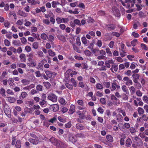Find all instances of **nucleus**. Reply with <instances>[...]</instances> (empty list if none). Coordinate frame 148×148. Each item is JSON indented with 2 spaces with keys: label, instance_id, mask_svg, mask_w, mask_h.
Returning a JSON list of instances; mask_svg holds the SVG:
<instances>
[{
  "label": "nucleus",
  "instance_id": "f257e3e1",
  "mask_svg": "<svg viewBox=\"0 0 148 148\" xmlns=\"http://www.w3.org/2000/svg\"><path fill=\"white\" fill-rule=\"evenodd\" d=\"M49 141L57 147L64 148L65 146V144L64 143L53 136L51 137Z\"/></svg>",
  "mask_w": 148,
  "mask_h": 148
},
{
  "label": "nucleus",
  "instance_id": "f03ea898",
  "mask_svg": "<svg viewBox=\"0 0 148 148\" xmlns=\"http://www.w3.org/2000/svg\"><path fill=\"white\" fill-rule=\"evenodd\" d=\"M132 138L133 142L135 143L137 146L141 147L143 145V142L142 140L138 136L134 137Z\"/></svg>",
  "mask_w": 148,
  "mask_h": 148
},
{
  "label": "nucleus",
  "instance_id": "7ed1b4c3",
  "mask_svg": "<svg viewBox=\"0 0 148 148\" xmlns=\"http://www.w3.org/2000/svg\"><path fill=\"white\" fill-rule=\"evenodd\" d=\"M110 89L111 91L115 90H118L120 89V87L115 82H114L111 83V86L110 87Z\"/></svg>",
  "mask_w": 148,
  "mask_h": 148
},
{
  "label": "nucleus",
  "instance_id": "20e7f679",
  "mask_svg": "<svg viewBox=\"0 0 148 148\" xmlns=\"http://www.w3.org/2000/svg\"><path fill=\"white\" fill-rule=\"evenodd\" d=\"M47 98L49 99L53 102H56L57 101V97L53 93L49 94Z\"/></svg>",
  "mask_w": 148,
  "mask_h": 148
},
{
  "label": "nucleus",
  "instance_id": "39448f33",
  "mask_svg": "<svg viewBox=\"0 0 148 148\" xmlns=\"http://www.w3.org/2000/svg\"><path fill=\"white\" fill-rule=\"evenodd\" d=\"M106 29L108 31L114 30L116 27L115 24L112 23H109L106 25Z\"/></svg>",
  "mask_w": 148,
  "mask_h": 148
},
{
  "label": "nucleus",
  "instance_id": "423d86ee",
  "mask_svg": "<svg viewBox=\"0 0 148 148\" xmlns=\"http://www.w3.org/2000/svg\"><path fill=\"white\" fill-rule=\"evenodd\" d=\"M4 111L5 114L9 118L11 117V112L10 110V108L8 106L6 107H4Z\"/></svg>",
  "mask_w": 148,
  "mask_h": 148
},
{
  "label": "nucleus",
  "instance_id": "0eeeda50",
  "mask_svg": "<svg viewBox=\"0 0 148 148\" xmlns=\"http://www.w3.org/2000/svg\"><path fill=\"white\" fill-rule=\"evenodd\" d=\"M119 50L122 52H123L125 53H126V51L125 50L126 47L125 45L122 42L119 43Z\"/></svg>",
  "mask_w": 148,
  "mask_h": 148
},
{
  "label": "nucleus",
  "instance_id": "6e6552de",
  "mask_svg": "<svg viewBox=\"0 0 148 148\" xmlns=\"http://www.w3.org/2000/svg\"><path fill=\"white\" fill-rule=\"evenodd\" d=\"M69 140L74 143H76L77 140L75 137L72 134H70L69 136Z\"/></svg>",
  "mask_w": 148,
  "mask_h": 148
},
{
  "label": "nucleus",
  "instance_id": "1a4fd4ad",
  "mask_svg": "<svg viewBox=\"0 0 148 148\" xmlns=\"http://www.w3.org/2000/svg\"><path fill=\"white\" fill-rule=\"evenodd\" d=\"M28 140L31 143H32L34 145L37 144L39 142L38 137H36V138L33 139L29 138V139Z\"/></svg>",
  "mask_w": 148,
  "mask_h": 148
},
{
  "label": "nucleus",
  "instance_id": "9d476101",
  "mask_svg": "<svg viewBox=\"0 0 148 148\" xmlns=\"http://www.w3.org/2000/svg\"><path fill=\"white\" fill-rule=\"evenodd\" d=\"M82 41L84 46H87L89 44V41L87 40L85 36H83L82 38Z\"/></svg>",
  "mask_w": 148,
  "mask_h": 148
},
{
  "label": "nucleus",
  "instance_id": "9b49d317",
  "mask_svg": "<svg viewBox=\"0 0 148 148\" xmlns=\"http://www.w3.org/2000/svg\"><path fill=\"white\" fill-rule=\"evenodd\" d=\"M126 137L125 135L123 134H122L121 137L120 138V144L122 145H125V139Z\"/></svg>",
  "mask_w": 148,
  "mask_h": 148
},
{
  "label": "nucleus",
  "instance_id": "f8f14e48",
  "mask_svg": "<svg viewBox=\"0 0 148 148\" xmlns=\"http://www.w3.org/2000/svg\"><path fill=\"white\" fill-rule=\"evenodd\" d=\"M75 106L74 105L72 104L71 105L70 109L68 112L69 114H72L75 112Z\"/></svg>",
  "mask_w": 148,
  "mask_h": 148
},
{
  "label": "nucleus",
  "instance_id": "ddd939ff",
  "mask_svg": "<svg viewBox=\"0 0 148 148\" xmlns=\"http://www.w3.org/2000/svg\"><path fill=\"white\" fill-rule=\"evenodd\" d=\"M57 37L58 39L64 42L66 41V37L63 35L61 34H59L57 35Z\"/></svg>",
  "mask_w": 148,
  "mask_h": 148
},
{
  "label": "nucleus",
  "instance_id": "4468645a",
  "mask_svg": "<svg viewBox=\"0 0 148 148\" xmlns=\"http://www.w3.org/2000/svg\"><path fill=\"white\" fill-rule=\"evenodd\" d=\"M96 88L97 90L101 91L103 88V85L101 84L97 83L95 85Z\"/></svg>",
  "mask_w": 148,
  "mask_h": 148
},
{
  "label": "nucleus",
  "instance_id": "2eb2a0df",
  "mask_svg": "<svg viewBox=\"0 0 148 148\" xmlns=\"http://www.w3.org/2000/svg\"><path fill=\"white\" fill-rule=\"evenodd\" d=\"M76 128L80 130H84L85 129V127L82 124L80 123H77L76 125Z\"/></svg>",
  "mask_w": 148,
  "mask_h": 148
},
{
  "label": "nucleus",
  "instance_id": "dca6fc26",
  "mask_svg": "<svg viewBox=\"0 0 148 148\" xmlns=\"http://www.w3.org/2000/svg\"><path fill=\"white\" fill-rule=\"evenodd\" d=\"M28 95L27 93L25 92H21V95L19 96L20 99H23L26 98Z\"/></svg>",
  "mask_w": 148,
  "mask_h": 148
},
{
  "label": "nucleus",
  "instance_id": "f3484780",
  "mask_svg": "<svg viewBox=\"0 0 148 148\" xmlns=\"http://www.w3.org/2000/svg\"><path fill=\"white\" fill-rule=\"evenodd\" d=\"M20 60L21 62H25L26 61V56L24 53L21 54L19 56Z\"/></svg>",
  "mask_w": 148,
  "mask_h": 148
},
{
  "label": "nucleus",
  "instance_id": "a211bd4d",
  "mask_svg": "<svg viewBox=\"0 0 148 148\" xmlns=\"http://www.w3.org/2000/svg\"><path fill=\"white\" fill-rule=\"evenodd\" d=\"M116 119L118 122H121L123 121V116L120 114H117L116 116Z\"/></svg>",
  "mask_w": 148,
  "mask_h": 148
},
{
  "label": "nucleus",
  "instance_id": "6ab92c4d",
  "mask_svg": "<svg viewBox=\"0 0 148 148\" xmlns=\"http://www.w3.org/2000/svg\"><path fill=\"white\" fill-rule=\"evenodd\" d=\"M132 144V140L130 138H128L125 142V146L129 147Z\"/></svg>",
  "mask_w": 148,
  "mask_h": 148
},
{
  "label": "nucleus",
  "instance_id": "aec40b11",
  "mask_svg": "<svg viewBox=\"0 0 148 148\" xmlns=\"http://www.w3.org/2000/svg\"><path fill=\"white\" fill-rule=\"evenodd\" d=\"M121 89L123 92L126 94H128L129 93L128 90L127 88V87L125 85H123L121 87Z\"/></svg>",
  "mask_w": 148,
  "mask_h": 148
},
{
  "label": "nucleus",
  "instance_id": "412c9836",
  "mask_svg": "<svg viewBox=\"0 0 148 148\" xmlns=\"http://www.w3.org/2000/svg\"><path fill=\"white\" fill-rule=\"evenodd\" d=\"M21 141L20 140H17L15 146L16 148H21Z\"/></svg>",
  "mask_w": 148,
  "mask_h": 148
},
{
  "label": "nucleus",
  "instance_id": "4be33fe9",
  "mask_svg": "<svg viewBox=\"0 0 148 148\" xmlns=\"http://www.w3.org/2000/svg\"><path fill=\"white\" fill-rule=\"evenodd\" d=\"M7 98L8 101L11 103H14L16 101L14 97H8Z\"/></svg>",
  "mask_w": 148,
  "mask_h": 148
},
{
  "label": "nucleus",
  "instance_id": "5701e85b",
  "mask_svg": "<svg viewBox=\"0 0 148 148\" xmlns=\"http://www.w3.org/2000/svg\"><path fill=\"white\" fill-rule=\"evenodd\" d=\"M53 110L54 112H56L59 109V106L57 104H55L52 107Z\"/></svg>",
  "mask_w": 148,
  "mask_h": 148
},
{
  "label": "nucleus",
  "instance_id": "b1692460",
  "mask_svg": "<svg viewBox=\"0 0 148 148\" xmlns=\"http://www.w3.org/2000/svg\"><path fill=\"white\" fill-rule=\"evenodd\" d=\"M7 74V72L6 71H4L2 73L1 75L0 76V81H1L4 77H5V75Z\"/></svg>",
  "mask_w": 148,
  "mask_h": 148
},
{
  "label": "nucleus",
  "instance_id": "393cba45",
  "mask_svg": "<svg viewBox=\"0 0 148 148\" xmlns=\"http://www.w3.org/2000/svg\"><path fill=\"white\" fill-rule=\"evenodd\" d=\"M106 138L108 141L110 142H112L113 141L112 137L110 135H108L106 136Z\"/></svg>",
  "mask_w": 148,
  "mask_h": 148
},
{
  "label": "nucleus",
  "instance_id": "a878e982",
  "mask_svg": "<svg viewBox=\"0 0 148 148\" xmlns=\"http://www.w3.org/2000/svg\"><path fill=\"white\" fill-rule=\"evenodd\" d=\"M43 86L40 84L38 85L36 87V89L38 91H41L42 90Z\"/></svg>",
  "mask_w": 148,
  "mask_h": 148
},
{
  "label": "nucleus",
  "instance_id": "bb28decb",
  "mask_svg": "<svg viewBox=\"0 0 148 148\" xmlns=\"http://www.w3.org/2000/svg\"><path fill=\"white\" fill-rule=\"evenodd\" d=\"M49 55L51 56H54L56 55L55 52L53 51L51 49H49L48 51Z\"/></svg>",
  "mask_w": 148,
  "mask_h": 148
},
{
  "label": "nucleus",
  "instance_id": "cd10ccee",
  "mask_svg": "<svg viewBox=\"0 0 148 148\" xmlns=\"http://www.w3.org/2000/svg\"><path fill=\"white\" fill-rule=\"evenodd\" d=\"M13 44L17 46H20L21 45V43L20 40H15L13 42Z\"/></svg>",
  "mask_w": 148,
  "mask_h": 148
},
{
  "label": "nucleus",
  "instance_id": "c85d7f7f",
  "mask_svg": "<svg viewBox=\"0 0 148 148\" xmlns=\"http://www.w3.org/2000/svg\"><path fill=\"white\" fill-rule=\"evenodd\" d=\"M40 37L41 38L44 40H46L48 38L47 35L44 33L42 34Z\"/></svg>",
  "mask_w": 148,
  "mask_h": 148
},
{
  "label": "nucleus",
  "instance_id": "c756f323",
  "mask_svg": "<svg viewBox=\"0 0 148 148\" xmlns=\"http://www.w3.org/2000/svg\"><path fill=\"white\" fill-rule=\"evenodd\" d=\"M3 24L5 27L7 28L9 27L10 24V22L7 20H5V21L4 22Z\"/></svg>",
  "mask_w": 148,
  "mask_h": 148
},
{
  "label": "nucleus",
  "instance_id": "7c9ffc66",
  "mask_svg": "<svg viewBox=\"0 0 148 148\" xmlns=\"http://www.w3.org/2000/svg\"><path fill=\"white\" fill-rule=\"evenodd\" d=\"M71 121H70L65 124L64 126L66 128H69L71 127Z\"/></svg>",
  "mask_w": 148,
  "mask_h": 148
},
{
  "label": "nucleus",
  "instance_id": "2f4dec72",
  "mask_svg": "<svg viewBox=\"0 0 148 148\" xmlns=\"http://www.w3.org/2000/svg\"><path fill=\"white\" fill-rule=\"evenodd\" d=\"M34 86H35L34 84H31L29 86L24 88L23 89L27 90H29L31 88H34Z\"/></svg>",
  "mask_w": 148,
  "mask_h": 148
},
{
  "label": "nucleus",
  "instance_id": "473e14b6",
  "mask_svg": "<svg viewBox=\"0 0 148 148\" xmlns=\"http://www.w3.org/2000/svg\"><path fill=\"white\" fill-rule=\"evenodd\" d=\"M103 84L107 88H110V82H104L103 83Z\"/></svg>",
  "mask_w": 148,
  "mask_h": 148
},
{
  "label": "nucleus",
  "instance_id": "72a5a7b5",
  "mask_svg": "<svg viewBox=\"0 0 148 148\" xmlns=\"http://www.w3.org/2000/svg\"><path fill=\"white\" fill-rule=\"evenodd\" d=\"M85 54L87 56L90 57L91 55V52L88 50H86L84 51Z\"/></svg>",
  "mask_w": 148,
  "mask_h": 148
},
{
  "label": "nucleus",
  "instance_id": "f704fd0d",
  "mask_svg": "<svg viewBox=\"0 0 148 148\" xmlns=\"http://www.w3.org/2000/svg\"><path fill=\"white\" fill-rule=\"evenodd\" d=\"M99 50L98 48L94 49L92 51L93 54L96 56H97V54L99 53Z\"/></svg>",
  "mask_w": 148,
  "mask_h": 148
},
{
  "label": "nucleus",
  "instance_id": "c9c22d12",
  "mask_svg": "<svg viewBox=\"0 0 148 148\" xmlns=\"http://www.w3.org/2000/svg\"><path fill=\"white\" fill-rule=\"evenodd\" d=\"M45 73L48 77L51 78L52 77V72L50 71H47L45 72Z\"/></svg>",
  "mask_w": 148,
  "mask_h": 148
},
{
  "label": "nucleus",
  "instance_id": "e433bc0d",
  "mask_svg": "<svg viewBox=\"0 0 148 148\" xmlns=\"http://www.w3.org/2000/svg\"><path fill=\"white\" fill-rule=\"evenodd\" d=\"M74 23L75 25H78L79 26H81V24L80 22V21L78 19H75L74 20Z\"/></svg>",
  "mask_w": 148,
  "mask_h": 148
},
{
  "label": "nucleus",
  "instance_id": "4c0bfd02",
  "mask_svg": "<svg viewBox=\"0 0 148 148\" xmlns=\"http://www.w3.org/2000/svg\"><path fill=\"white\" fill-rule=\"evenodd\" d=\"M46 102L44 100H43L40 102L39 104L41 107H43L46 106Z\"/></svg>",
  "mask_w": 148,
  "mask_h": 148
},
{
  "label": "nucleus",
  "instance_id": "58836bf2",
  "mask_svg": "<svg viewBox=\"0 0 148 148\" xmlns=\"http://www.w3.org/2000/svg\"><path fill=\"white\" fill-rule=\"evenodd\" d=\"M21 82L24 85H28L29 84V81L26 79H22Z\"/></svg>",
  "mask_w": 148,
  "mask_h": 148
},
{
  "label": "nucleus",
  "instance_id": "ea45409f",
  "mask_svg": "<svg viewBox=\"0 0 148 148\" xmlns=\"http://www.w3.org/2000/svg\"><path fill=\"white\" fill-rule=\"evenodd\" d=\"M18 14L19 15L25 17L27 16V14L21 11H18Z\"/></svg>",
  "mask_w": 148,
  "mask_h": 148
},
{
  "label": "nucleus",
  "instance_id": "a19ab883",
  "mask_svg": "<svg viewBox=\"0 0 148 148\" xmlns=\"http://www.w3.org/2000/svg\"><path fill=\"white\" fill-rule=\"evenodd\" d=\"M5 90L3 88H2L0 90V93L3 97H5L6 96L5 94Z\"/></svg>",
  "mask_w": 148,
  "mask_h": 148
},
{
  "label": "nucleus",
  "instance_id": "79ce46f5",
  "mask_svg": "<svg viewBox=\"0 0 148 148\" xmlns=\"http://www.w3.org/2000/svg\"><path fill=\"white\" fill-rule=\"evenodd\" d=\"M44 86L46 87L47 88H49L51 86L50 84L48 82H45L43 83Z\"/></svg>",
  "mask_w": 148,
  "mask_h": 148
},
{
  "label": "nucleus",
  "instance_id": "37998d69",
  "mask_svg": "<svg viewBox=\"0 0 148 148\" xmlns=\"http://www.w3.org/2000/svg\"><path fill=\"white\" fill-rule=\"evenodd\" d=\"M138 112L139 114H142L144 112V110L141 107H139L138 109Z\"/></svg>",
  "mask_w": 148,
  "mask_h": 148
},
{
  "label": "nucleus",
  "instance_id": "c03bdc74",
  "mask_svg": "<svg viewBox=\"0 0 148 148\" xmlns=\"http://www.w3.org/2000/svg\"><path fill=\"white\" fill-rule=\"evenodd\" d=\"M71 82L73 84V86L76 87L77 86V83L73 78H72L71 79Z\"/></svg>",
  "mask_w": 148,
  "mask_h": 148
},
{
  "label": "nucleus",
  "instance_id": "a18cd8bd",
  "mask_svg": "<svg viewBox=\"0 0 148 148\" xmlns=\"http://www.w3.org/2000/svg\"><path fill=\"white\" fill-rule=\"evenodd\" d=\"M33 55L31 53L28 55L29 58H28V60L29 62H32V58H33Z\"/></svg>",
  "mask_w": 148,
  "mask_h": 148
},
{
  "label": "nucleus",
  "instance_id": "49530a36",
  "mask_svg": "<svg viewBox=\"0 0 148 148\" xmlns=\"http://www.w3.org/2000/svg\"><path fill=\"white\" fill-rule=\"evenodd\" d=\"M12 33L10 32H9L8 33L6 34V36L7 38L9 39H11L12 38Z\"/></svg>",
  "mask_w": 148,
  "mask_h": 148
},
{
  "label": "nucleus",
  "instance_id": "de8ad7c7",
  "mask_svg": "<svg viewBox=\"0 0 148 148\" xmlns=\"http://www.w3.org/2000/svg\"><path fill=\"white\" fill-rule=\"evenodd\" d=\"M28 65L31 66V67H35L36 65V62H33L32 61V62L29 63Z\"/></svg>",
  "mask_w": 148,
  "mask_h": 148
},
{
  "label": "nucleus",
  "instance_id": "09e8293b",
  "mask_svg": "<svg viewBox=\"0 0 148 148\" xmlns=\"http://www.w3.org/2000/svg\"><path fill=\"white\" fill-rule=\"evenodd\" d=\"M42 22L44 23L47 25H49L50 23V22L48 19H43Z\"/></svg>",
  "mask_w": 148,
  "mask_h": 148
},
{
  "label": "nucleus",
  "instance_id": "8fccbe9b",
  "mask_svg": "<svg viewBox=\"0 0 148 148\" xmlns=\"http://www.w3.org/2000/svg\"><path fill=\"white\" fill-rule=\"evenodd\" d=\"M132 77L133 79H138L139 78L140 75L138 74H133Z\"/></svg>",
  "mask_w": 148,
  "mask_h": 148
},
{
  "label": "nucleus",
  "instance_id": "3c124183",
  "mask_svg": "<svg viewBox=\"0 0 148 148\" xmlns=\"http://www.w3.org/2000/svg\"><path fill=\"white\" fill-rule=\"evenodd\" d=\"M4 43L5 46H9L10 45V42L7 39H5L4 41Z\"/></svg>",
  "mask_w": 148,
  "mask_h": 148
},
{
  "label": "nucleus",
  "instance_id": "603ef678",
  "mask_svg": "<svg viewBox=\"0 0 148 148\" xmlns=\"http://www.w3.org/2000/svg\"><path fill=\"white\" fill-rule=\"evenodd\" d=\"M137 40L136 39H134L133 41H132L131 43L133 47L135 46L137 44Z\"/></svg>",
  "mask_w": 148,
  "mask_h": 148
},
{
  "label": "nucleus",
  "instance_id": "864d4df0",
  "mask_svg": "<svg viewBox=\"0 0 148 148\" xmlns=\"http://www.w3.org/2000/svg\"><path fill=\"white\" fill-rule=\"evenodd\" d=\"M65 85L66 87L69 89L71 90L73 89V86L72 85L70 84L69 83H66Z\"/></svg>",
  "mask_w": 148,
  "mask_h": 148
},
{
  "label": "nucleus",
  "instance_id": "5fc2aeb1",
  "mask_svg": "<svg viewBox=\"0 0 148 148\" xmlns=\"http://www.w3.org/2000/svg\"><path fill=\"white\" fill-rule=\"evenodd\" d=\"M105 115L108 117H110L111 115V113L110 111L109 110H106L105 113Z\"/></svg>",
  "mask_w": 148,
  "mask_h": 148
},
{
  "label": "nucleus",
  "instance_id": "6e6d98bb",
  "mask_svg": "<svg viewBox=\"0 0 148 148\" xmlns=\"http://www.w3.org/2000/svg\"><path fill=\"white\" fill-rule=\"evenodd\" d=\"M106 53L108 55L110 56H111L112 55V53L110 51V49L109 48H106Z\"/></svg>",
  "mask_w": 148,
  "mask_h": 148
},
{
  "label": "nucleus",
  "instance_id": "4d7b16f0",
  "mask_svg": "<svg viewBox=\"0 0 148 148\" xmlns=\"http://www.w3.org/2000/svg\"><path fill=\"white\" fill-rule=\"evenodd\" d=\"M134 86L136 88L138 89H140L142 87V86L140 83H137L136 84H134Z\"/></svg>",
  "mask_w": 148,
  "mask_h": 148
},
{
  "label": "nucleus",
  "instance_id": "13d9d810",
  "mask_svg": "<svg viewBox=\"0 0 148 148\" xmlns=\"http://www.w3.org/2000/svg\"><path fill=\"white\" fill-rule=\"evenodd\" d=\"M76 42L77 45L79 46L81 45V43L80 41V38L79 37H77L76 39Z\"/></svg>",
  "mask_w": 148,
  "mask_h": 148
},
{
  "label": "nucleus",
  "instance_id": "bf43d9fd",
  "mask_svg": "<svg viewBox=\"0 0 148 148\" xmlns=\"http://www.w3.org/2000/svg\"><path fill=\"white\" fill-rule=\"evenodd\" d=\"M143 99L145 103H148V97L145 95L143 96Z\"/></svg>",
  "mask_w": 148,
  "mask_h": 148
},
{
  "label": "nucleus",
  "instance_id": "052dcab7",
  "mask_svg": "<svg viewBox=\"0 0 148 148\" xmlns=\"http://www.w3.org/2000/svg\"><path fill=\"white\" fill-rule=\"evenodd\" d=\"M96 45L99 47H100L102 45V42L100 40H98L96 43Z\"/></svg>",
  "mask_w": 148,
  "mask_h": 148
},
{
  "label": "nucleus",
  "instance_id": "680f3d73",
  "mask_svg": "<svg viewBox=\"0 0 148 148\" xmlns=\"http://www.w3.org/2000/svg\"><path fill=\"white\" fill-rule=\"evenodd\" d=\"M132 84L133 82L130 79L125 83V84L127 86H130V85H132Z\"/></svg>",
  "mask_w": 148,
  "mask_h": 148
},
{
  "label": "nucleus",
  "instance_id": "e2e57ef3",
  "mask_svg": "<svg viewBox=\"0 0 148 148\" xmlns=\"http://www.w3.org/2000/svg\"><path fill=\"white\" fill-rule=\"evenodd\" d=\"M74 58L76 59L79 60H83V58L82 57L77 55L75 56Z\"/></svg>",
  "mask_w": 148,
  "mask_h": 148
},
{
  "label": "nucleus",
  "instance_id": "0e129e2a",
  "mask_svg": "<svg viewBox=\"0 0 148 148\" xmlns=\"http://www.w3.org/2000/svg\"><path fill=\"white\" fill-rule=\"evenodd\" d=\"M38 42H35L33 44V47L34 49H37L38 48Z\"/></svg>",
  "mask_w": 148,
  "mask_h": 148
},
{
  "label": "nucleus",
  "instance_id": "69168bd1",
  "mask_svg": "<svg viewBox=\"0 0 148 148\" xmlns=\"http://www.w3.org/2000/svg\"><path fill=\"white\" fill-rule=\"evenodd\" d=\"M73 49L75 51L78 53L79 52V49L77 46L74 44H73Z\"/></svg>",
  "mask_w": 148,
  "mask_h": 148
},
{
  "label": "nucleus",
  "instance_id": "338daca9",
  "mask_svg": "<svg viewBox=\"0 0 148 148\" xmlns=\"http://www.w3.org/2000/svg\"><path fill=\"white\" fill-rule=\"evenodd\" d=\"M96 95L97 97H101L103 95V93L99 91H97L96 92Z\"/></svg>",
  "mask_w": 148,
  "mask_h": 148
},
{
  "label": "nucleus",
  "instance_id": "774afa93",
  "mask_svg": "<svg viewBox=\"0 0 148 148\" xmlns=\"http://www.w3.org/2000/svg\"><path fill=\"white\" fill-rule=\"evenodd\" d=\"M20 39L22 43L24 44L26 43L27 40L25 38L23 37L21 38Z\"/></svg>",
  "mask_w": 148,
  "mask_h": 148
}]
</instances>
